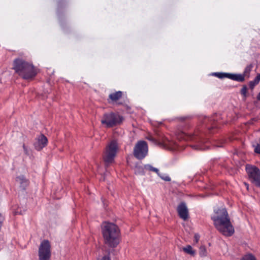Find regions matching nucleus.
<instances>
[{
  "label": "nucleus",
  "mask_w": 260,
  "mask_h": 260,
  "mask_svg": "<svg viewBox=\"0 0 260 260\" xmlns=\"http://www.w3.org/2000/svg\"><path fill=\"white\" fill-rule=\"evenodd\" d=\"M215 215L211 217L217 230L226 236H232L235 232L234 228L230 221L227 210L221 208L214 210Z\"/></svg>",
  "instance_id": "f257e3e1"
},
{
  "label": "nucleus",
  "mask_w": 260,
  "mask_h": 260,
  "mask_svg": "<svg viewBox=\"0 0 260 260\" xmlns=\"http://www.w3.org/2000/svg\"><path fill=\"white\" fill-rule=\"evenodd\" d=\"M13 69L25 80H32L37 74V70L32 64L22 59L17 58L14 60Z\"/></svg>",
  "instance_id": "f03ea898"
},
{
  "label": "nucleus",
  "mask_w": 260,
  "mask_h": 260,
  "mask_svg": "<svg viewBox=\"0 0 260 260\" xmlns=\"http://www.w3.org/2000/svg\"><path fill=\"white\" fill-rule=\"evenodd\" d=\"M102 229L105 243L111 247H116L119 243V228L114 223L105 222Z\"/></svg>",
  "instance_id": "7ed1b4c3"
},
{
  "label": "nucleus",
  "mask_w": 260,
  "mask_h": 260,
  "mask_svg": "<svg viewBox=\"0 0 260 260\" xmlns=\"http://www.w3.org/2000/svg\"><path fill=\"white\" fill-rule=\"evenodd\" d=\"M118 149V144L115 140L112 141L106 147L103 159L106 166L114 161Z\"/></svg>",
  "instance_id": "20e7f679"
},
{
  "label": "nucleus",
  "mask_w": 260,
  "mask_h": 260,
  "mask_svg": "<svg viewBox=\"0 0 260 260\" xmlns=\"http://www.w3.org/2000/svg\"><path fill=\"white\" fill-rule=\"evenodd\" d=\"M39 260H50L51 256V245L48 240H43L39 247Z\"/></svg>",
  "instance_id": "39448f33"
},
{
  "label": "nucleus",
  "mask_w": 260,
  "mask_h": 260,
  "mask_svg": "<svg viewBox=\"0 0 260 260\" xmlns=\"http://www.w3.org/2000/svg\"><path fill=\"white\" fill-rule=\"evenodd\" d=\"M123 120V117L120 115H104L101 122L106 127L109 128L121 124Z\"/></svg>",
  "instance_id": "423d86ee"
},
{
  "label": "nucleus",
  "mask_w": 260,
  "mask_h": 260,
  "mask_svg": "<svg viewBox=\"0 0 260 260\" xmlns=\"http://www.w3.org/2000/svg\"><path fill=\"white\" fill-rule=\"evenodd\" d=\"M148 151V145L144 141H139L135 145L133 154L138 159H142L147 155Z\"/></svg>",
  "instance_id": "0eeeda50"
},
{
  "label": "nucleus",
  "mask_w": 260,
  "mask_h": 260,
  "mask_svg": "<svg viewBox=\"0 0 260 260\" xmlns=\"http://www.w3.org/2000/svg\"><path fill=\"white\" fill-rule=\"evenodd\" d=\"M246 171L250 181L257 186L260 187V170L255 166L246 165Z\"/></svg>",
  "instance_id": "6e6552de"
},
{
  "label": "nucleus",
  "mask_w": 260,
  "mask_h": 260,
  "mask_svg": "<svg viewBox=\"0 0 260 260\" xmlns=\"http://www.w3.org/2000/svg\"><path fill=\"white\" fill-rule=\"evenodd\" d=\"M183 135H184V139L185 140H190L197 143V144L191 145V147L194 149L197 150H203L208 149V146L202 145V143L204 142V141L202 139V137L199 136L198 134H194L186 135V134H183Z\"/></svg>",
  "instance_id": "1a4fd4ad"
},
{
  "label": "nucleus",
  "mask_w": 260,
  "mask_h": 260,
  "mask_svg": "<svg viewBox=\"0 0 260 260\" xmlns=\"http://www.w3.org/2000/svg\"><path fill=\"white\" fill-rule=\"evenodd\" d=\"M122 95L123 92L121 91L111 93L109 94L107 101L110 104L121 105L122 103L120 102L119 101L122 98Z\"/></svg>",
  "instance_id": "9d476101"
},
{
  "label": "nucleus",
  "mask_w": 260,
  "mask_h": 260,
  "mask_svg": "<svg viewBox=\"0 0 260 260\" xmlns=\"http://www.w3.org/2000/svg\"><path fill=\"white\" fill-rule=\"evenodd\" d=\"M179 217L186 220L188 218V211L186 207V204L184 202H181L178 206L177 209Z\"/></svg>",
  "instance_id": "9b49d317"
},
{
  "label": "nucleus",
  "mask_w": 260,
  "mask_h": 260,
  "mask_svg": "<svg viewBox=\"0 0 260 260\" xmlns=\"http://www.w3.org/2000/svg\"><path fill=\"white\" fill-rule=\"evenodd\" d=\"M47 137L44 135H41L37 138V141L34 144V146L37 150L40 151L47 145Z\"/></svg>",
  "instance_id": "f8f14e48"
},
{
  "label": "nucleus",
  "mask_w": 260,
  "mask_h": 260,
  "mask_svg": "<svg viewBox=\"0 0 260 260\" xmlns=\"http://www.w3.org/2000/svg\"><path fill=\"white\" fill-rule=\"evenodd\" d=\"M16 181L20 184V187L25 190L29 185V180L24 175H20L16 178Z\"/></svg>",
  "instance_id": "ddd939ff"
},
{
  "label": "nucleus",
  "mask_w": 260,
  "mask_h": 260,
  "mask_svg": "<svg viewBox=\"0 0 260 260\" xmlns=\"http://www.w3.org/2000/svg\"><path fill=\"white\" fill-rule=\"evenodd\" d=\"M229 79L238 82H243L245 80L244 75L242 74H229Z\"/></svg>",
  "instance_id": "4468645a"
},
{
  "label": "nucleus",
  "mask_w": 260,
  "mask_h": 260,
  "mask_svg": "<svg viewBox=\"0 0 260 260\" xmlns=\"http://www.w3.org/2000/svg\"><path fill=\"white\" fill-rule=\"evenodd\" d=\"M260 78L258 77V75L255 78L253 81H250L249 82V86L251 89H253L254 86L257 85L260 81Z\"/></svg>",
  "instance_id": "2eb2a0df"
},
{
  "label": "nucleus",
  "mask_w": 260,
  "mask_h": 260,
  "mask_svg": "<svg viewBox=\"0 0 260 260\" xmlns=\"http://www.w3.org/2000/svg\"><path fill=\"white\" fill-rule=\"evenodd\" d=\"M253 68V65L252 64H250L248 65L245 69L243 74L242 75H244L245 77H247L248 78L249 77L250 73L252 70Z\"/></svg>",
  "instance_id": "dca6fc26"
},
{
  "label": "nucleus",
  "mask_w": 260,
  "mask_h": 260,
  "mask_svg": "<svg viewBox=\"0 0 260 260\" xmlns=\"http://www.w3.org/2000/svg\"><path fill=\"white\" fill-rule=\"evenodd\" d=\"M183 250L186 253L193 255L195 254L194 251L192 250V247L190 245H187L185 247H183Z\"/></svg>",
  "instance_id": "f3484780"
},
{
  "label": "nucleus",
  "mask_w": 260,
  "mask_h": 260,
  "mask_svg": "<svg viewBox=\"0 0 260 260\" xmlns=\"http://www.w3.org/2000/svg\"><path fill=\"white\" fill-rule=\"evenodd\" d=\"M145 169L148 170L149 171L154 172L158 175H159V170L157 168H155L152 167L150 165H145Z\"/></svg>",
  "instance_id": "a211bd4d"
},
{
  "label": "nucleus",
  "mask_w": 260,
  "mask_h": 260,
  "mask_svg": "<svg viewBox=\"0 0 260 260\" xmlns=\"http://www.w3.org/2000/svg\"><path fill=\"white\" fill-rule=\"evenodd\" d=\"M229 73H214L213 75L220 79H223L224 78H229Z\"/></svg>",
  "instance_id": "6ab92c4d"
},
{
  "label": "nucleus",
  "mask_w": 260,
  "mask_h": 260,
  "mask_svg": "<svg viewBox=\"0 0 260 260\" xmlns=\"http://www.w3.org/2000/svg\"><path fill=\"white\" fill-rule=\"evenodd\" d=\"M214 121H215L214 117L211 118V119L210 120V122L212 125L208 126V128L210 132L211 131L212 129H213L214 128H216L217 127V124L215 123H214Z\"/></svg>",
  "instance_id": "aec40b11"
},
{
  "label": "nucleus",
  "mask_w": 260,
  "mask_h": 260,
  "mask_svg": "<svg viewBox=\"0 0 260 260\" xmlns=\"http://www.w3.org/2000/svg\"><path fill=\"white\" fill-rule=\"evenodd\" d=\"M207 250L205 246H201L199 249V254L201 256H205L207 255Z\"/></svg>",
  "instance_id": "412c9836"
},
{
  "label": "nucleus",
  "mask_w": 260,
  "mask_h": 260,
  "mask_svg": "<svg viewBox=\"0 0 260 260\" xmlns=\"http://www.w3.org/2000/svg\"><path fill=\"white\" fill-rule=\"evenodd\" d=\"M241 260H256L255 256L252 254H248L244 255Z\"/></svg>",
  "instance_id": "4be33fe9"
},
{
  "label": "nucleus",
  "mask_w": 260,
  "mask_h": 260,
  "mask_svg": "<svg viewBox=\"0 0 260 260\" xmlns=\"http://www.w3.org/2000/svg\"><path fill=\"white\" fill-rule=\"evenodd\" d=\"M247 88L246 85L243 86L242 88L241 89V93L242 95H243L244 96L246 97L247 96Z\"/></svg>",
  "instance_id": "5701e85b"
},
{
  "label": "nucleus",
  "mask_w": 260,
  "mask_h": 260,
  "mask_svg": "<svg viewBox=\"0 0 260 260\" xmlns=\"http://www.w3.org/2000/svg\"><path fill=\"white\" fill-rule=\"evenodd\" d=\"M162 180L166 181H171V178L168 176H162L159 174V175H158Z\"/></svg>",
  "instance_id": "b1692460"
},
{
  "label": "nucleus",
  "mask_w": 260,
  "mask_h": 260,
  "mask_svg": "<svg viewBox=\"0 0 260 260\" xmlns=\"http://www.w3.org/2000/svg\"><path fill=\"white\" fill-rule=\"evenodd\" d=\"M147 139L151 141H152L153 142H156L157 140L154 138H153V136H148L147 137Z\"/></svg>",
  "instance_id": "393cba45"
},
{
  "label": "nucleus",
  "mask_w": 260,
  "mask_h": 260,
  "mask_svg": "<svg viewBox=\"0 0 260 260\" xmlns=\"http://www.w3.org/2000/svg\"><path fill=\"white\" fill-rule=\"evenodd\" d=\"M162 123V121H153V124L155 126H157V125L161 124Z\"/></svg>",
  "instance_id": "a878e982"
},
{
  "label": "nucleus",
  "mask_w": 260,
  "mask_h": 260,
  "mask_svg": "<svg viewBox=\"0 0 260 260\" xmlns=\"http://www.w3.org/2000/svg\"><path fill=\"white\" fill-rule=\"evenodd\" d=\"M194 241L196 242V243H198L199 240V239H200V236L198 234H196L194 235Z\"/></svg>",
  "instance_id": "bb28decb"
},
{
  "label": "nucleus",
  "mask_w": 260,
  "mask_h": 260,
  "mask_svg": "<svg viewBox=\"0 0 260 260\" xmlns=\"http://www.w3.org/2000/svg\"><path fill=\"white\" fill-rule=\"evenodd\" d=\"M101 260H111L110 257L108 256H103Z\"/></svg>",
  "instance_id": "cd10ccee"
},
{
  "label": "nucleus",
  "mask_w": 260,
  "mask_h": 260,
  "mask_svg": "<svg viewBox=\"0 0 260 260\" xmlns=\"http://www.w3.org/2000/svg\"><path fill=\"white\" fill-rule=\"evenodd\" d=\"M251 120L252 121L249 122V123H250V124L253 123V121H256L258 120L257 118H255V117L251 118Z\"/></svg>",
  "instance_id": "c85d7f7f"
},
{
  "label": "nucleus",
  "mask_w": 260,
  "mask_h": 260,
  "mask_svg": "<svg viewBox=\"0 0 260 260\" xmlns=\"http://www.w3.org/2000/svg\"><path fill=\"white\" fill-rule=\"evenodd\" d=\"M186 117H179L178 118V120H180V121H184L186 119Z\"/></svg>",
  "instance_id": "c756f323"
},
{
  "label": "nucleus",
  "mask_w": 260,
  "mask_h": 260,
  "mask_svg": "<svg viewBox=\"0 0 260 260\" xmlns=\"http://www.w3.org/2000/svg\"><path fill=\"white\" fill-rule=\"evenodd\" d=\"M23 149H24V151L25 153L26 154H27V152H27V148H26V147H25V145H24V144H23Z\"/></svg>",
  "instance_id": "7c9ffc66"
},
{
  "label": "nucleus",
  "mask_w": 260,
  "mask_h": 260,
  "mask_svg": "<svg viewBox=\"0 0 260 260\" xmlns=\"http://www.w3.org/2000/svg\"><path fill=\"white\" fill-rule=\"evenodd\" d=\"M256 98L258 101H260V92L257 94Z\"/></svg>",
  "instance_id": "2f4dec72"
},
{
  "label": "nucleus",
  "mask_w": 260,
  "mask_h": 260,
  "mask_svg": "<svg viewBox=\"0 0 260 260\" xmlns=\"http://www.w3.org/2000/svg\"><path fill=\"white\" fill-rule=\"evenodd\" d=\"M244 184H245V185L246 186L247 189H248V186H249V185H248V183H246V182H244Z\"/></svg>",
  "instance_id": "473e14b6"
},
{
  "label": "nucleus",
  "mask_w": 260,
  "mask_h": 260,
  "mask_svg": "<svg viewBox=\"0 0 260 260\" xmlns=\"http://www.w3.org/2000/svg\"><path fill=\"white\" fill-rule=\"evenodd\" d=\"M168 141V140L167 139H166L165 140H164L163 141V142L165 144H167V142Z\"/></svg>",
  "instance_id": "72a5a7b5"
},
{
  "label": "nucleus",
  "mask_w": 260,
  "mask_h": 260,
  "mask_svg": "<svg viewBox=\"0 0 260 260\" xmlns=\"http://www.w3.org/2000/svg\"><path fill=\"white\" fill-rule=\"evenodd\" d=\"M257 75H258V77H259V79H260V74H258Z\"/></svg>",
  "instance_id": "f704fd0d"
},
{
  "label": "nucleus",
  "mask_w": 260,
  "mask_h": 260,
  "mask_svg": "<svg viewBox=\"0 0 260 260\" xmlns=\"http://www.w3.org/2000/svg\"><path fill=\"white\" fill-rule=\"evenodd\" d=\"M217 146L218 147H222V145H218Z\"/></svg>",
  "instance_id": "c9c22d12"
}]
</instances>
